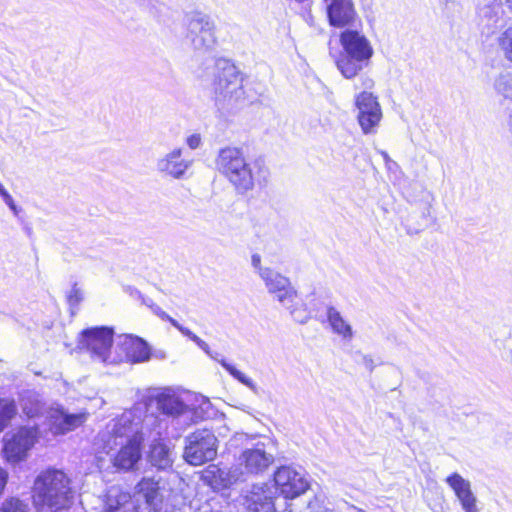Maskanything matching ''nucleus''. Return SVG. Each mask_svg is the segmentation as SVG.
I'll use <instances>...</instances> for the list:
<instances>
[{
	"label": "nucleus",
	"instance_id": "21",
	"mask_svg": "<svg viewBox=\"0 0 512 512\" xmlns=\"http://www.w3.org/2000/svg\"><path fill=\"white\" fill-rule=\"evenodd\" d=\"M274 500L268 489L259 488L247 497V509L251 512H276Z\"/></svg>",
	"mask_w": 512,
	"mask_h": 512
},
{
	"label": "nucleus",
	"instance_id": "25",
	"mask_svg": "<svg viewBox=\"0 0 512 512\" xmlns=\"http://www.w3.org/2000/svg\"><path fill=\"white\" fill-rule=\"evenodd\" d=\"M226 476V473L215 464H210L200 471V480L213 490L226 487Z\"/></svg>",
	"mask_w": 512,
	"mask_h": 512
},
{
	"label": "nucleus",
	"instance_id": "27",
	"mask_svg": "<svg viewBox=\"0 0 512 512\" xmlns=\"http://www.w3.org/2000/svg\"><path fill=\"white\" fill-rule=\"evenodd\" d=\"M17 415V405L14 399L0 397V433L10 426Z\"/></svg>",
	"mask_w": 512,
	"mask_h": 512
},
{
	"label": "nucleus",
	"instance_id": "7",
	"mask_svg": "<svg viewBox=\"0 0 512 512\" xmlns=\"http://www.w3.org/2000/svg\"><path fill=\"white\" fill-rule=\"evenodd\" d=\"M40 430L37 425L19 426L10 438L4 441L2 456L8 463H19L26 459L28 452L39 441Z\"/></svg>",
	"mask_w": 512,
	"mask_h": 512
},
{
	"label": "nucleus",
	"instance_id": "18",
	"mask_svg": "<svg viewBox=\"0 0 512 512\" xmlns=\"http://www.w3.org/2000/svg\"><path fill=\"white\" fill-rule=\"evenodd\" d=\"M272 463L271 457L262 448L245 449L239 456V464L248 473L257 474L266 470Z\"/></svg>",
	"mask_w": 512,
	"mask_h": 512
},
{
	"label": "nucleus",
	"instance_id": "28",
	"mask_svg": "<svg viewBox=\"0 0 512 512\" xmlns=\"http://www.w3.org/2000/svg\"><path fill=\"white\" fill-rule=\"evenodd\" d=\"M23 415L27 419H36L43 414V403L35 396L28 395L20 399Z\"/></svg>",
	"mask_w": 512,
	"mask_h": 512
},
{
	"label": "nucleus",
	"instance_id": "33",
	"mask_svg": "<svg viewBox=\"0 0 512 512\" xmlns=\"http://www.w3.org/2000/svg\"><path fill=\"white\" fill-rule=\"evenodd\" d=\"M334 332L342 335L343 337H350L352 335L351 327L347 322H330Z\"/></svg>",
	"mask_w": 512,
	"mask_h": 512
},
{
	"label": "nucleus",
	"instance_id": "20",
	"mask_svg": "<svg viewBox=\"0 0 512 512\" xmlns=\"http://www.w3.org/2000/svg\"><path fill=\"white\" fill-rule=\"evenodd\" d=\"M136 493L144 497L148 506L157 509L163 502L159 481L151 477H143L136 485Z\"/></svg>",
	"mask_w": 512,
	"mask_h": 512
},
{
	"label": "nucleus",
	"instance_id": "17",
	"mask_svg": "<svg viewBox=\"0 0 512 512\" xmlns=\"http://www.w3.org/2000/svg\"><path fill=\"white\" fill-rule=\"evenodd\" d=\"M447 484L452 488L465 512H478L477 500L471 491L469 481L459 473L454 472L446 478Z\"/></svg>",
	"mask_w": 512,
	"mask_h": 512
},
{
	"label": "nucleus",
	"instance_id": "31",
	"mask_svg": "<svg viewBox=\"0 0 512 512\" xmlns=\"http://www.w3.org/2000/svg\"><path fill=\"white\" fill-rule=\"evenodd\" d=\"M0 512H29V507L23 500L11 496L1 503Z\"/></svg>",
	"mask_w": 512,
	"mask_h": 512
},
{
	"label": "nucleus",
	"instance_id": "43",
	"mask_svg": "<svg viewBox=\"0 0 512 512\" xmlns=\"http://www.w3.org/2000/svg\"><path fill=\"white\" fill-rule=\"evenodd\" d=\"M507 125H508V128H509V131L512 134V111L510 112V114L508 116Z\"/></svg>",
	"mask_w": 512,
	"mask_h": 512
},
{
	"label": "nucleus",
	"instance_id": "23",
	"mask_svg": "<svg viewBox=\"0 0 512 512\" xmlns=\"http://www.w3.org/2000/svg\"><path fill=\"white\" fill-rule=\"evenodd\" d=\"M154 399L157 408L166 415L178 416L186 409L185 404L176 395L168 391L158 393Z\"/></svg>",
	"mask_w": 512,
	"mask_h": 512
},
{
	"label": "nucleus",
	"instance_id": "1",
	"mask_svg": "<svg viewBox=\"0 0 512 512\" xmlns=\"http://www.w3.org/2000/svg\"><path fill=\"white\" fill-rule=\"evenodd\" d=\"M201 77L209 83L218 106L230 109L245 99L242 77L229 60L210 59Z\"/></svg>",
	"mask_w": 512,
	"mask_h": 512
},
{
	"label": "nucleus",
	"instance_id": "9",
	"mask_svg": "<svg viewBox=\"0 0 512 512\" xmlns=\"http://www.w3.org/2000/svg\"><path fill=\"white\" fill-rule=\"evenodd\" d=\"M144 436L135 432L129 436L111 458L112 466L120 472L135 471L142 459Z\"/></svg>",
	"mask_w": 512,
	"mask_h": 512
},
{
	"label": "nucleus",
	"instance_id": "3",
	"mask_svg": "<svg viewBox=\"0 0 512 512\" xmlns=\"http://www.w3.org/2000/svg\"><path fill=\"white\" fill-rule=\"evenodd\" d=\"M70 478L61 470L47 468L35 478L32 487V503L37 510L44 508L51 512L68 509L72 500Z\"/></svg>",
	"mask_w": 512,
	"mask_h": 512
},
{
	"label": "nucleus",
	"instance_id": "41",
	"mask_svg": "<svg viewBox=\"0 0 512 512\" xmlns=\"http://www.w3.org/2000/svg\"><path fill=\"white\" fill-rule=\"evenodd\" d=\"M362 81H363V86H364L365 88H367V89L372 88V87H373V85H374L373 80H372V79H370V78H364Z\"/></svg>",
	"mask_w": 512,
	"mask_h": 512
},
{
	"label": "nucleus",
	"instance_id": "42",
	"mask_svg": "<svg viewBox=\"0 0 512 512\" xmlns=\"http://www.w3.org/2000/svg\"><path fill=\"white\" fill-rule=\"evenodd\" d=\"M178 328L183 332L185 333L186 335H188L192 340L194 341H198V337L196 335H191V333L188 331V330H184L182 327L178 326Z\"/></svg>",
	"mask_w": 512,
	"mask_h": 512
},
{
	"label": "nucleus",
	"instance_id": "8",
	"mask_svg": "<svg viewBox=\"0 0 512 512\" xmlns=\"http://www.w3.org/2000/svg\"><path fill=\"white\" fill-rule=\"evenodd\" d=\"M114 330L107 326H96L81 332L80 347L92 360L107 363L113 347Z\"/></svg>",
	"mask_w": 512,
	"mask_h": 512
},
{
	"label": "nucleus",
	"instance_id": "34",
	"mask_svg": "<svg viewBox=\"0 0 512 512\" xmlns=\"http://www.w3.org/2000/svg\"><path fill=\"white\" fill-rule=\"evenodd\" d=\"M185 142L190 149L195 150L201 146L202 138L200 134L194 133L189 135Z\"/></svg>",
	"mask_w": 512,
	"mask_h": 512
},
{
	"label": "nucleus",
	"instance_id": "11",
	"mask_svg": "<svg viewBox=\"0 0 512 512\" xmlns=\"http://www.w3.org/2000/svg\"><path fill=\"white\" fill-rule=\"evenodd\" d=\"M274 487L285 499H295L309 489L307 480L296 470L281 466L273 474Z\"/></svg>",
	"mask_w": 512,
	"mask_h": 512
},
{
	"label": "nucleus",
	"instance_id": "35",
	"mask_svg": "<svg viewBox=\"0 0 512 512\" xmlns=\"http://www.w3.org/2000/svg\"><path fill=\"white\" fill-rule=\"evenodd\" d=\"M508 83H509V79H507L506 77H501L496 82L497 91L499 93L503 94L505 97H510V94L508 93V90H507Z\"/></svg>",
	"mask_w": 512,
	"mask_h": 512
},
{
	"label": "nucleus",
	"instance_id": "37",
	"mask_svg": "<svg viewBox=\"0 0 512 512\" xmlns=\"http://www.w3.org/2000/svg\"><path fill=\"white\" fill-rule=\"evenodd\" d=\"M326 315L327 320H342L340 312L332 306L326 307Z\"/></svg>",
	"mask_w": 512,
	"mask_h": 512
},
{
	"label": "nucleus",
	"instance_id": "40",
	"mask_svg": "<svg viewBox=\"0 0 512 512\" xmlns=\"http://www.w3.org/2000/svg\"><path fill=\"white\" fill-rule=\"evenodd\" d=\"M155 315L159 316L162 319H166L169 321L174 320L172 317L168 316L165 311H163L161 308L155 307Z\"/></svg>",
	"mask_w": 512,
	"mask_h": 512
},
{
	"label": "nucleus",
	"instance_id": "10",
	"mask_svg": "<svg viewBox=\"0 0 512 512\" xmlns=\"http://www.w3.org/2000/svg\"><path fill=\"white\" fill-rule=\"evenodd\" d=\"M358 110L357 120L364 134H374L382 119L381 106L377 97L369 91H363L355 96Z\"/></svg>",
	"mask_w": 512,
	"mask_h": 512
},
{
	"label": "nucleus",
	"instance_id": "5",
	"mask_svg": "<svg viewBox=\"0 0 512 512\" xmlns=\"http://www.w3.org/2000/svg\"><path fill=\"white\" fill-rule=\"evenodd\" d=\"M186 39L196 51H210L217 44L216 25L202 12L192 11L185 15Z\"/></svg>",
	"mask_w": 512,
	"mask_h": 512
},
{
	"label": "nucleus",
	"instance_id": "12",
	"mask_svg": "<svg viewBox=\"0 0 512 512\" xmlns=\"http://www.w3.org/2000/svg\"><path fill=\"white\" fill-rule=\"evenodd\" d=\"M329 24L335 28H349L361 22L352 0H323Z\"/></svg>",
	"mask_w": 512,
	"mask_h": 512
},
{
	"label": "nucleus",
	"instance_id": "39",
	"mask_svg": "<svg viewBox=\"0 0 512 512\" xmlns=\"http://www.w3.org/2000/svg\"><path fill=\"white\" fill-rule=\"evenodd\" d=\"M125 291H126L130 296H132V297H137V298L142 299V301H143V303H144V304H146L147 306L152 307V304L150 303V301H149V300H146L144 297H142L141 293H140L137 289H135V288H133V287H127V288L125 289Z\"/></svg>",
	"mask_w": 512,
	"mask_h": 512
},
{
	"label": "nucleus",
	"instance_id": "26",
	"mask_svg": "<svg viewBox=\"0 0 512 512\" xmlns=\"http://www.w3.org/2000/svg\"><path fill=\"white\" fill-rule=\"evenodd\" d=\"M129 428L130 421L124 420L122 418L116 419L114 421L112 430L103 439L104 450L106 452L113 450L119 444V439H122L127 435Z\"/></svg>",
	"mask_w": 512,
	"mask_h": 512
},
{
	"label": "nucleus",
	"instance_id": "13",
	"mask_svg": "<svg viewBox=\"0 0 512 512\" xmlns=\"http://www.w3.org/2000/svg\"><path fill=\"white\" fill-rule=\"evenodd\" d=\"M260 278L264 282L267 291L274 295L275 299L282 305H291L297 298V290L290 279L279 272L261 270Z\"/></svg>",
	"mask_w": 512,
	"mask_h": 512
},
{
	"label": "nucleus",
	"instance_id": "45",
	"mask_svg": "<svg viewBox=\"0 0 512 512\" xmlns=\"http://www.w3.org/2000/svg\"><path fill=\"white\" fill-rule=\"evenodd\" d=\"M382 155L384 156V158H385V159H387V158H388V155H387V153H386V152H382Z\"/></svg>",
	"mask_w": 512,
	"mask_h": 512
},
{
	"label": "nucleus",
	"instance_id": "6",
	"mask_svg": "<svg viewBox=\"0 0 512 512\" xmlns=\"http://www.w3.org/2000/svg\"><path fill=\"white\" fill-rule=\"evenodd\" d=\"M184 458L193 466H200L213 460L217 455V438L208 429H198L186 438Z\"/></svg>",
	"mask_w": 512,
	"mask_h": 512
},
{
	"label": "nucleus",
	"instance_id": "2",
	"mask_svg": "<svg viewBox=\"0 0 512 512\" xmlns=\"http://www.w3.org/2000/svg\"><path fill=\"white\" fill-rule=\"evenodd\" d=\"M341 51L334 56L337 69L346 79L356 77L369 66L374 55L373 45L362 24L344 29L339 35Z\"/></svg>",
	"mask_w": 512,
	"mask_h": 512
},
{
	"label": "nucleus",
	"instance_id": "14",
	"mask_svg": "<svg viewBox=\"0 0 512 512\" xmlns=\"http://www.w3.org/2000/svg\"><path fill=\"white\" fill-rule=\"evenodd\" d=\"M183 148L175 147L162 155L156 162L158 172L173 179H182L192 166V160L183 158Z\"/></svg>",
	"mask_w": 512,
	"mask_h": 512
},
{
	"label": "nucleus",
	"instance_id": "38",
	"mask_svg": "<svg viewBox=\"0 0 512 512\" xmlns=\"http://www.w3.org/2000/svg\"><path fill=\"white\" fill-rule=\"evenodd\" d=\"M224 367L226 368V370L231 374L233 375L236 379L240 380L241 382L245 383V377H244V374L242 372H240L239 370H237L234 366L232 365H224Z\"/></svg>",
	"mask_w": 512,
	"mask_h": 512
},
{
	"label": "nucleus",
	"instance_id": "44",
	"mask_svg": "<svg viewBox=\"0 0 512 512\" xmlns=\"http://www.w3.org/2000/svg\"><path fill=\"white\" fill-rule=\"evenodd\" d=\"M507 8L512 12V0H504Z\"/></svg>",
	"mask_w": 512,
	"mask_h": 512
},
{
	"label": "nucleus",
	"instance_id": "24",
	"mask_svg": "<svg viewBox=\"0 0 512 512\" xmlns=\"http://www.w3.org/2000/svg\"><path fill=\"white\" fill-rule=\"evenodd\" d=\"M149 461L151 465L159 470L171 468L173 465L170 449L161 440H156L150 446Z\"/></svg>",
	"mask_w": 512,
	"mask_h": 512
},
{
	"label": "nucleus",
	"instance_id": "32",
	"mask_svg": "<svg viewBox=\"0 0 512 512\" xmlns=\"http://www.w3.org/2000/svg\"><path fill=\"white\" fill-rule=\"evenodd\" d=\"M0 196L3 199L4 203L11 209V211L14 213V215H17L19 212V209L17 205L15 204L14 199L9 194V192L6 190L4 185L0 182Z\"/></svg>",
	"mask_w": 512,
	"mask_h": 512
},
{
	"label": "nucleus",
	"instance_id": "22",
	"mask_svg": "<svg viewBox=\"0 0 512 512\" xmlns=\"http://www.w3.org/2000/svg\"><path fill=\"white\" fill-rule=\"evenodd\" d=\"M503 15V10L500 4L485 5L479 9V26L487 33H493L499 26Z\"/></svg>",
	"mask_w": 512,
	"mask_h": 512
},
{
	"label": "nucleus",
	"instance_id": "16",
	"mask_svg": "<svg viewBox=\"0 0 512 512\" xmlns=\"http://www.w3.org/2000/svg\"><path fill=\"white\" fill-rule=\"evenodd\" d=\"M119 349L125 361L130 363L144 362L150 358V348L140 337L124 335L119 343Z\"/></svg>",
	"mask_w": 512,
	"mask_h": 512
},
{
	"label": "nucleus",
	"instance_id": "29",
	"mask_svg": "<svg viewBox=\"0 0 512 512\" xmlns=\"http://www.w3.org/2000/svg\"><path fill=\"white\" fill-rule=\"evenodd\" d=\"M85 291L81 285L74 282L71 288L66 292V300L71 310V316H74V309L84 300Z\"/></svg>",
	"mask_w": 512,
	"mask_h": 512
},
{
	"label": "nucleus",
	"instance_id": "15",
	"mask_svg": "<svg viewBox=\"0 0 512 512\" xmlns=\"http://www.w3.org/2000/svg\"><path fill=\"white\" fill-rule=\"evenodd\" d=\"M87 418V412L69 414L62 408L55 409L49 415V431L55 436L65 435L81 427Z\"/></svg>",
	"mask_w": 512,
	"mask_h": 512
},
{
	"label": "nucleus",
	"instance_id": "36",
	"mask_svg": "<svg viewBox=\"0 0 512 512\" xmlns=\"http://www.w3.org/2000/svg\"><path fill=\"white\" fill-rule=\"evenodd\" d=\"M251 265L256 270L257 274L260 276L261 270H271L269 267H263L261 265V257L259 254H253L251 257Z\"/></svg>",
	"mask_w": 512,
	"mask_h": 512
},
{
	"label": "nucleus",
	"instance_id": "30",
	"mask_svg": "<svg viewBox=\"0 0 512 512\" xmlns=\"http://www.w3.org/2000/svg\"><path fill=\"white\" fill-rule=\"evenodd\" d=\"M497 42L504 57L512 63V26H509L501 32Z\"/></svg>",
	"mask_w": 512,
	"mask_h": 512
},
{
	"label": "nucleus",
	"instance_id": "19",
	"mask_svg": "<svg viewBox=\"0 0 512 512\" xmlns=\"http://www.w3.org/2000/svg\"><path fill=\"white\" fill-rule=\"evenodd\" d=\"M101 512H138V509L132 503L131 495L128 492L118 490L105 495Z\"/></svg>",
	"mask_w": 512,
	"mask_h": 512
},
{
	"label": "nucleus",
	"instance_id": "4",
	"mask_svg": "<svg viewBox=\"0 0 512 512\" xmlns=\"http://www.w3.org/2000/svg\"><path fill=\"white\" fill-rule=\"evenodd\" d=\"M215 166L240 195H246L254 189L261 172V168L250 162L237 147L222 148L215 159Z\"/></svg>",
	"mask_w": 512,
	"mask_h": 512
}]
</instances>
